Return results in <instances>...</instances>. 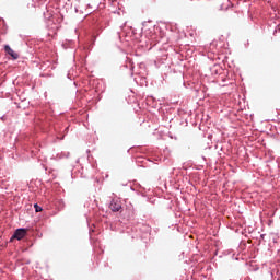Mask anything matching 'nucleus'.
<instances>
[{"label": "nucleus", "mask_w": 280, "mask_h": 280, "mask_svg": "<svg viewBox=\"0 0 280 280\" xmlns=\"http://www.w3.org/2000/svg\"><path fill=\"white\" fill-rule=\"evenodd\" d=\"M25 235H27V230L25 229H18L13 236L12 240H23V237H25Z\"/></svg>", "instance_id": "nucleus-1"}, {"label": "nucleus", "mask_w": 280, "mask_h": 280, "mask_svg": "<svg viewBox=\"0 0 280 280\" xmlns=\"http://www.w3.org/2000/svg\"><path fill=\"white\" fill-rule=\"evenodd\" d=\"M4 51L11 56V58L13 60H19V55L16 54V51H14V49H12L9 45L4 46Z\"/></svg>", "instance_id": "nucleus-2"}, {"label": "nucleus", "mask_w": 280, "mask_h": 280, "mask_svg": "<svg viewBox=\"0 0 280 280\" xmlns=\"http://www.w3.org/2000/svg\"><path fill=\"white\" fill-rule=\"evenodd\" d=\"M209 5H211V0H199V10H209Z\"/></svg>", "instance_id": "nucleus-3"}, {"label": "nucleus", "mask_w": 280, "mask_h": 280, "mask_svg": "<svg viewBox=\"0 0 280 280\" xmlns=\"http://www.w3.org/2000/svg\"><path fill=\"white\" fill-rule=\"evenodd\" d=\"M110 209L114 212H117L121 209V202L113 200L110 203Z\"/></svg>", "instance_id": "nucleus-4"}, {"label": "nucleus", "mask_w": 280, "mask_h": 280, "mask_svg": "<svg viewBox=\"0 0 280 280\" xmlns=\"http://www.w3.org/2000/svg\"><path fill=\"white\" fill-rule=\"evenodd\" d=\"M34 208H35L36 213H40V211H43V208L40 206H38V203H35Z\"/></svg>", "instance_id": "nucleus-5"}]
</instances>
